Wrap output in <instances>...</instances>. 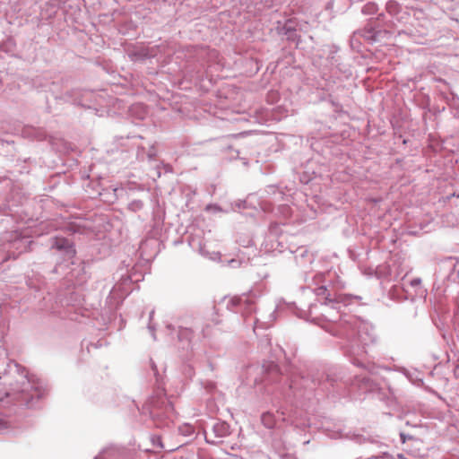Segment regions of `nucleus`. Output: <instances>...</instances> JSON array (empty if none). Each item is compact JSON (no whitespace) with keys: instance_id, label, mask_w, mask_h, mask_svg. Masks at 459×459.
<instances>
[{"instance_id":"obj_1","label":"nucleus","mask_w":459,"mask_h":459,"mask_svg":"<svg viewBox=\"0 0 459 459\" xmlns=\"http://www.w3.org/2000/svg\"><path fill=\"white\" fill-rule=\"evenodd\" d=\"M0 380L6 386L4 392H0V406L35 408L47 392L39 378L30 376L23 367L13 361L7 364ZM18 429L20 426L16 418L0 412V434L14 433Z\"/></svg>"},{"instance_id":"obj_2","label":"nucleus","mask_w":459,"mask_h":459,"mask_svg":"<svg viewBox=\"0 0 459 459\" xmlns=\"http://www.w3.org/2000/svg\"><path fill=\"white\" fill-rule=\"evenodd\" d=\"M328 321L335 322L333 329V334L341 339L340 346L344 353L351 357V362L358 367L371 371V366L362 360L365 355V346L369 343H375L377 337L367 332V326L359 321L356 317L348 316L346 319H340L336 322L335 318L330 315L324 314Z\"/></svg>"},{"instance_id":"obj_3","label":"nucleus","mask_w":459,"mask_h":459,"mask_svg":"<svg viewBox=\"0 0 459 459\" xmlns=\"http://www.w3.org/2000/svg\"><path fill=\"white\" fill-rule=\"evenodd\" d=\"M344 288L345 282L340 277L337 276L333 281L330 273H318L312 276V284L307 289L311 290L326 309L335 310L337 314H341L342 308L359 303L362 299L360 296L343 293Z\"/></svg>"},{"instance_id":"obj_4","label":"nucleus","mask_w":459,"mask_h":459,"mask_svg":"<svg viewBox=\"0 0 459 459\" xmlns=\"http://www.w3.org/2000/svg\"><path fill=\"white\" fill-rule=\"evenodd\" d=\"M255 371L264 375L261 378L255 377L253 381L255 385L263 382L278 383V391L284 399L294 395L301 385L307 386V383L308 382V379H306L304 377H299L293 371L283 375L273 361L265 362L261 367L250 366L247 368L248 375L255 373Z\"/></svg>"},{"instance_id":"obj_5","label":"nucleus","mask_w":459,"mask_h":459,"mask_svg":"<svg viewBox=\"0 0 459 459\" xmlns=\"http://www.w3.org/2000/svg\"><path fill=\"white\" fill-rule=\"evenodd\" d=\"M339 379L343 380L345 385L357 387L360 393H368L373 388V383L367 373L355 375L353 378L339 377L332 370L328 372L317 371L311 376V383L324 392H328L330 387L333 386V384Z\"/></svg>"},{"instance_id":"obj_6","label":"nucleus","mask_w":459,"mask_h":459,"mask_svg":"<svg viewBox=\"0 0 459 459\" xmlns=\"http://www.w3.org/2000/svg\"><path fill=\"white\" fill-rule=\"evenodd\" d=\"M2 245L0 249V264L11 257L15 258L19 254L30 248L31 240L26 232L22 233L18 230L4 232L2 235Z\"/></svg>"},{"instance_id":"obj_7","label":"nucleus","mask_w":459,"mask_h":459,"mask_svg":"<svg viewBox=\"0 0 459 459\" xmlns=\"http://www.w3.org/2000/svg\"><path fill=\"white\" fill-rule=\"evenodd\" d=\"M172 411V405L161 394L148 398L142 409V414L148 415L157 428L168 427L169 425L168 418Z\"/></svg>"},{"instance_id":"obj_8","label":"nucleus","mask_w":459,"mask_h":459,"mask_svg":"<svg viewBox=\"0 0 459 459\" xmlns=\"http://www.w3.org/2000/svg\"><path fill=\"white\" fill-rule=\"evenodd\" d=\"M259 296V294L250 290L241 296L230 298L226 303V307L235 313H242L246 316L255 311V301Z\"/></svg>"},{"instance_id":"obj_9","label":"nucleus","mask_w":459,"mask_h":459,"mask_svg":"<svg viewBox=\"0 0 459 459\" xmlns=\"http://www.w3.org/2000/svg\"><path fill=\"white\" fill-rule=\"evenodd\" d=\"M230 434V426L226 421L218 420L212 425L211 432H204V437L206 443L218 445Z\"/></svg>"},{"instance_id":"obj_10","label":"nucleus","mask_w":459,"mask_h":459,"mask_svg":"<svg viewBox=\"0 0 459 459\" xmlns=\"http://www.w3.org/2000/svg\"><path fill=\"white\" fill-rule=\"evenodd\" d=\"M51 248L60 252L67 260L72 259L76 254L74 243L64 237L52 238Z\"/></svg>"},{"instance_id":"obj_11","label":"nucleus","mask_w":459,"mask_h":459,"mask_svg":"<svg viewBox=\"0 0 459 459\" xmlns=\"http://www.w3.org/2000/svg\"><path fill=\"white\" fill-rule=\"evenodd\" d=\"M129 452L118 446H110L103 449L94 459H128Z\"/></svg>"},{"instance_id":"obj_12","label":"nucleus","mask_w":459,"mask_h":459,"mask_svg":"<svg viewBox=\"0 0 459 459\" xmlns=\"http://www.w3.org/2000/svg\"><path fill=\"white\" fill-rule=\"evenodd\" d=\"M156 56V51L153 48L140 47L128 52L130 60L134 62H141L145 59L152 58Z\"/></svg>"},{"instance_id":"obj_13","label":"nucleus","mask_w":459,"mask_h":459,"mask_svg":"<svg viewBox=\"0 0 459 459\" xmlns=\"http://www.w3.org/2000/svg\"><path fill=\"white\" fill-rule=\"evenodd\" d=\"M458 259L455 257H446L440 264L441 270L447 272V277L455 281L459 277V270L457 269Z\"/></svg>"},{"instance_id":"obj_14","label":"nucleus","mask_w":459,"mask_h":459,"mask_svg":"<svg viewBox=\"0 0 459 459\" xmlns=\"http://www.w3.org/2000/svg\"><path fill=\"white\" fill-rule=\"evenodd\" d=\"M194 332L188 327H179L178 331V339L180 343L179 348L187 350L191 347Z\"/></svg>"},{"instance_id":"obj_15","label":"nucleus","mask_w":459,"mask_h":459,"mask_svg":"<svg viewBox=\"0 0 459 459\" xmlns=\"http://www.w3.org/2000/svg\"><path fill=\"white\" fill-rule=\"evenodd\" d=\"M188 244L194 250L197 251L203 256L214 259L215 256L219 255L218 253H213L214 256H209L208 252L205 250V245L199 237L191 236L188 239Z\"/></svg>"},{"instance_id":"obj_16","label":"nucleus","mask_w":459,"mask_h":459,"mask_svg":"<svg viewBox=\"0 0 459 459\" xmlns=\"http://www.w3.org/2000/svg\"><path fill=\"white\" fill-rule=\"evenodd\" d=\"M262 422L267 429H273L275 425L274 416L271 412H264L261 417Z\"/></svg>"},{"instance_id":"obj_17","label":"nucleus","mask_w":459,"mask_h":459,"mask_svg":"<svg viewBox=\"0 0 459 459\" xmlns=\"http://www.w3.org/2000/svg\"><path fill=\"white\" fill-rule=\"evenodd\" d=\"M362 36L368 41V42H376L377 40V35L374 29H365L362 31Z\"/></svg>"},{"instance_id":"obj_18","label":"nucleus","mask_w":459,"mask_h":459,"mask_svg":"<svg viewBox=\"0 0 459 459\" xmlns=\"http://www.w3.org/2000/svg\"><path fill=\"white\" fill-rule=\"evenodd\" d=\"M127 208L129 211L136 212L143 208V203L141 200L135 199L128 204Z\"/></svg>"},{"instance_id":"obj_19","label":"nucleus","mask_w":459,"mask_h":459,"mask_svg":"<svg viewBox=\"0 0 459 459\" xmlns=\"http://www.w3.org/2000/svg\"><path fill=\"white\" fill-rule=\"evenodd\" d=\"M266 192L270 195H274V200L282 199L283 193L280 191L275 186H268Z\"/></svg>"},{"instance_id":"obj_20","label":"nucleus","mask_w":459,"mask_h":459,"mask_svg":"<svg viewBox=\"0 0 459 459\" xmlns=\"http://www.w3.org/2000/svg\"><path fill=\"white\" fill-rule=\"evenodd\" d=\"M179 432L184 436H192L195 433V429L190 424H184L183 426L179 427Z\"/></svg>"},{"instance_id":"obj_21","label":"nucleus","mask_w":459,"mask_h":459,"mask_svg":"<svg viewBox=\"0 0 459 459\" xmlns=\"http://www.w3.org/2000/svg\"><path fill=\"white\" fill-rule=\"evenodd\" d=\"M278 229H279V225L277 223L271 224L270 229H269V238H273L277 236Z\"/></svg>"},{"instance_id":"obj_22","label":"nucleus","mask_w":459,"mask_h":459,"mask_svg":"<svg viewBox=\"0 0 459 459\" xmlns=\"http://www.w3.org/2000/svg\"><path fill=\"white\" fill-rule=\"evenodd\" d=\"M376 11V4L374 3H368L365 4L362 8V12L364 13H370Z\"/></svg>"},{"instance_id":"obj_23","label":"nucleus","mask_w":459,"mask_h":459,"mask_svg":"<svg viewBox=\"0 0 459 459\" xmlns=\"http://www.w3.org/2000/svg\"><path fill=\"white\" fill-rule=\"evenodd\" d=\"M23 211H16V213L19 216V220L24 223H29L30 221H32V218L29 217L27 214H24V216L22 215Z\"/></svg>"},{"instance_id":"obj_24","label":"nucleus","mask_w":459,"mask_h":459,"mask_svg":"<svg viewBox=\"0 0 459 459\" xmlns=\"http://www.w3.org/2000/svg\"><path fill=\"white\" fill-rule=\"evenodd\" d=\"M148 329H149V331H150L153 340H156V335H155L156 328H155V326L152 323H149Z\"/></svg>"},{"instance_id":"obj_25","label":"nucleus","mask_w":459,"mask_h":459,"mask_svg":"<svg viewBox=\"0 0 459 459\" xmlns=\"http://www.w3.org/2000/svg\"><path fill=\"white\" fill-rule=\"evenodd\" d=\"M410 284L411 287H417L421 284V279L420 278H414L410 281Z\"/></svg>"},{"instance_id":"obj_26","label":"nucleus","mask_w":459,"mask_h":459,"mask_svg":"<svg viewBox=\"0 0 459 459\" xmlns=\"http://www.w3.org/2000/svg\"><path fill=\"white\" fill-rule=\"evenodd\" d=\"M147 156H148L149 160H152L156 156V152H155V149L153 146H151V148L147 153Z\"/></svg>"},{"instance_id":"obj_27","label":"nucleus","mask_w":459,"mask_h":459,"mask_svg":"<svg viewBox=\"0 0 459 459\" xmlns=\"http://www.w3.org/2000/svg\"><path fill=\"white\" fill-rule=\"evenodd\" d=\"M240 264L241 262L237 259H231L230 261H229V264L233 268L240 266Z\"/></svg>"},{"instance_id":"obj_28","label":"nucleus","mask_w":459,"mask_h":459,"mask_svg":"<svg viewBox=\"0 0 459 459\" xmlns=\"http://www.w3.org/2000/svg\"><path fill=\"white\" fill-rule=\"evenodd\" d=\"M368 441L372 442L369 438H366V437H356V442L359 443V444H362V443H365V442H368Z\"/></svg>"},{"instance_id":"obj_29","label":"nucleus","mask_w":459,"mask_h":459,"mask_svg":"<svg viewBox=\"0 0 459 459\" xmlns=\"http://www.w3.org/2000/svg\"><path fill=\"white\" fill-rule=\"evenodd\" d=\"M152 442L154 445L160 446V447H162V444H161V441H160V437H155L152 438Z\"/></svg>"},{"instance_id":"obj_30","label":"nucleus","mask_w":459,"mask_h":459,"mask_svg":"<svg viewBox=\"0 0 459 459\" xmlns=\"http://www.w3.org/2000/svg\"><path fill=\"white\" fill-rule=\"evenodd\" d=\"M400 437H401L402 442H403V443H405V442H406V440H407V438H409V437H410V436H407V435H405V434H403V433H401V434H400Z\"/></svg>"},{"instance_id":"obj_31","label":"nucleus","mask_w":459,"mask_h":459,"mask_svg":"<svg viewBox=\"0 0 459 459\" xmlns=\"http://www.w3.org/2000/svg\"><path fill=\"white\" fill-rule=\"evenodd\" d=\"M281 459H297V458L292 455H284L281 456Z\"/></svg>"},{"instance_id":"obj_32","label":"nucleus","mask_w":459,"mask_h":459,"mask_svg":"<svg viewBox=\"0 0 459 459\" xmlns=\"http://www.w3.org/2000/svg\"><path fill=\"white\" fill-rule=\"evenodd\" d=\"M275 249H278L279 252H283L284 251V249L281 247V242H278V247H275Z\"/></svg>"},{"instance_id":"obj_33","label":"nucleus","mask_w":459,"mask_h":459,"mask_svg":"<svg viewBox=\"0 0 459 459\" xmlns=\"http://www.w3.org/2000/svg\"><path fill=\"white\" fill-rule=\"evenodd\" d=\"M298 251L299 252V255H300L301 256H304V255L307 253V250H306V249H304L303 247H302V248H299Z\"/></svg>"},{"instance_id":"obj_34","label":"nucleus","mask_w":459,"mask_h":459,"mask_svg":"<svg viewBox=\"0 0 459 459\" xmlns=\"http://www.w3.org/2000/svg\"><path fill=\"white\" fill-rule=\"evenodd\" d=\"M276 310H277V307L270 314V316L272 317V321L275 320V318H276L274 316Z\"/></svg>"},{"instance_id":"obj_35","label":"nucleus","mask_w":459,"mask_h":459,"mask_svg":"<svg viewBox=\"0 0 459 459\" xmlns=\"http://www.w3.org/2000/svg\"><path fill=\"white\" fill-rule=\"evenodd\" d=\"M242 160H243V164L245 166H247L248 164V161H247V160L246 158H243Z\"/></svg>"},{"instance_id":"obj_36","label":"nucleus","mask_w":459,"mask_h":459,"mask_svg":"<svg viewBox=\"0 0 459 459\" xmlns=\"http://www.w3.org/2000/svg\"><path fill=\"white\" fill-rule=\"evenodd\" d=\"M398 458H399V459H407V458H406L403 455H402V454H399V455H398Z\"/></svg>"},{"instance_id":"obj_37","label":"nucleus","mask_w":459,"mask_h":459,"mask_svg":"<svg viewBox=\"0 0 459 459\" xmlns=\"http://www.w3.org/2000/svg\"><path fill=\"white\" fill-rule=\"evenodd\" d=\"M153 314H154V311H152V312L150 313V316H149L150 321L152 320Z\"/></svg>"},{"instance_id":"obj_38","label":"nucleus","mask_w":459,"mask_h":459,"mask_svg":"<svg viewBox=\"0 0 459 459\" xmlns=\"http://www.w3.org/2000/svg\"><path fill=\"white\" fill-rule=\"evenodd\" d=\"M209 368H211V370H213V365L212 363H209Z\"/></svg>"},{"instance_id":"obj_39","label":"nucleus","mask_w":459,"mask_h":459,"mask_svg":"<svg viewBox=\"0 0 459 459\" xmlns=\"http://www.w3.org/2000/svg\"><path fill=\"white\" fill-rule=\"evenodd\" d=\"M33 233H34L35 235H40V234H41V233L38 232V231H37V230H33Z\"/></svg>"},{"instance_id":"obj_40","label":"nucleus","mask_w":459,"mask_h":459,"mask_svg":"<svg viewBox=\"0 0 459 459\" xmlns=\"http://www.w3.org/2000/svg\"><path fill=\"white\" fill-rule=\"evenodd\" d=\"M313 307H314L313 305H310V306H309V310H310V311L312 310Z\"/></svg>"}]
</instances>
